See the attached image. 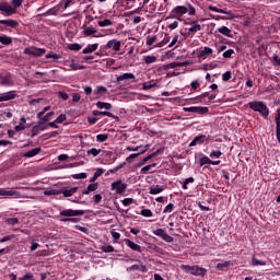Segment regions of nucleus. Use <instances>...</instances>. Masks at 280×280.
<instances>
[{"instance_id": "obj_48", "label": "nucleus", "mask_w": 280, "mask_h": 280, "mask_svg": "<svg viewBox=\"0 0 280 280\" xmlns=\"http://www.w3.org/2000/svg\"><path fill=\"white\" fill-rule=\"evenodd\" d=\"M101 250L103 253H115V247H113V245H104Z\"/></svg>"}, {"instance_id": "obj_62", "label": "nucleus", "mask_w": 280, "mask_h": 280, "mask_svg": "<svg viewBox=\"0 0 280 280\" xmlns=\"http://www.w3.org/2000/svg\"><path fill=\"white\" fill-rule=\"evenodd\" d=\"M18 280H36V279H34V275H32L31 272H27L26 275H24L22 278H19Z\"/></svg>"}, {"instance_id": "obj_41", "label": "nucleus", "mask_w": 280, "mask_h": 280, "mask_svg": "<svg viewBox=\"0 0 280 280\" xmlns=\"http://www.w3.org/2000/svg\"><path fill=\"white\" fill-rule=\"evenodd\" d=\"M100 27H109V25H113V21L105 19L102 21H98Z\"/></svg>"}, {"instance_id": "obj_29", "label": "nucleus", "mask_w": 280, "mask_h": 280, "mask_svg": "<svg viewBox=\"0 0 280 280\" xmlns=\"http://www.w3.org/2000/svg\"><path fill=\"white\" fill-rule=\"evenodd\" d=\"M219 34H222L223 36H226L228 38H233V35H231V28L226 26H221L218 28Z\"/></svg>"}, {"instance_id": "obj_13", "label": "nucleus", "mask_w": 280, "mask_h": 280, "mask_svg": "<svg viewBox=\"0 0 280 280\" xmlns=\"http://www.w3.org/2000/svg\"><path fill=\"white\" fill-rule=\"evenodd\" d=\"M92 115L94 117H110V119H115V121H119V116H116L110 112L93 110Z\"/></svg>"}, {"instance_id": "obj_17", "label": "nucleus", "mask_w": 280, "mask_h": 280, "mask_svg": "<svg viewBox=\"0 0 280 280\" xmlns=\"http://www.w3.org/2000/svg\"><path fill=\"white\" fill-rule=\"evenodd\" d=\"M207 141V136L199 135L194 138V140L189 143V148H194L196 145H202Z\"/></svg>"}, {"instance_id": "obj_49", "label": "nucleus", "mask_w": 280, "mask_h": 280, "mask_svg": "<svg viewBox=\"0 0 280 280\" xmlns=\"http://www.w3.org/2000/svg\"><path fill=\"white\" fill-rule=\"evenodd\" d=\"M192 100H194V104H205V102H207V98L202 97L201 94L194 97Z\"/></svg>"}, {"instance_id": "obj_64", "label": "nucleus", "mask_w": 280, "mask_h": 280, "mask_svg": "<svg viewBox=\"0 0 280 280\" xmlns=\"http://www.w3.org/2000/svg\"><path fill=\"white\" fill-rule=\"evenodd\" d=\"M235 54V50L233 49H228L226 51L223 52V58H231Z\"/></svg>"}, {"instance_id": "obj_4", "label": "nucleus", "mask_w": 280, "mask_h": 280, "mask_svg": "<svg viewBox=\"0 0 280 280\" xmlns=\"http://www.w3.org/2000/svg\"><path fill=\"white\" fill-rule=\"evenodd\" d=\"M189 14V16H196V8L191 3H186L185 5H177L172 10L173 16H183L184 14Z\"/></svg>"}, {"instance_id": "obj_26", "label": "nucleus", "mask_w": 280, "mask_h": 280, "mask_svg": "<svg viewBox=\"0 0 280 280\" xmlns=\"http://www.w3.org/2000/svg\"><path fill=\"white\" fill-rule=\"evenodd\" d=\"M97 47H100V44H89V45L82 50V54H93V51H97Z\"/></svg>"}, {"instance_id": "obj_45", "label": "nucleus", "mask_w": 280, "mask_h": 280, "mask_svg": "<svg viewBox=\"0 0 280 280\" xmlns=\"http://www.w3.org/2000/svg\"><path fill=\"white\" fill-rule=\"evenodd\" d=\"M49 58H54V60H60V58H62V55L56 52H48L46 55V59L49 60Z\"/></svg>"}, {"instance_id": "obj_7", "label": "nucleus", "mask_w": 280, "mask_h": 280, "mask_svg": "<svg viewBox=\"0 0 280 280\" xmlns=\"http://www.w3.org/2000/svg\"><path fill=\"white\" fill-rule=\"evenodd\" d=\"M47 49L45 48H38V47H27L24 49V54L26 56H33L35 58H40V56H43L44 54H46Z\"/></svg>"}, {"instance_id": "obj_18", "label": "nucleus", "mask_w": 280, "mask_h": 280, "mask_svg": "<svg viewBox=\"0 0 280 280\" xmlns=\"http://www.w3.org/2000/svg\"><path fill=\"white\" fill-rule=\"evenodd\" d=\"M124 242H125L126 246L131 248V250H135L136 253H143V249L139 244L130 241L129 238H125Z\"/></svg>"}, {"instance_id": "obj_35", "label": "nucleus", "mask_w": 280, "mask_h": 280, "mask_svg": "<svg viewBox=\"0 0 280 280\" xmlns=\"http://www.w3.org/2000/svg\"><path fill=\"white\" fill-rule=\"evenodd\" d=\"M229 266H231V260L219 262L217 265V270H221L222 272H224V270H226V268H229Z\"/></svg>"}, {"instance_id": "obj_16", "label": "nucleus", "mask_w": 280, "mask_h": 280, "mask_svg": "<svg viewBox=\"0 0 280 280\" xmlns=\"http://www.w3.org/2000/svg\"><path fill=\"white\" fill-rule=\"evenodd\" d=\"M107 49H113L114 51H119L121 49V42L117 39L108 40L106 44Z\"/></svg>"}, {"instance_id": "obj_2", "label": "nucleus", "mask_w": 280, "mask_h": 280, "mask_svg": "<svg viewBox=\"0 0 280 280\" xmlns=\"http://www.w3.org/2000/svg\"><path fill=\"white\" fill-rule=\"evenodd\" d=\"M25 0H12L11 3L12 5H10V3L8 2H2L0 3V12L3 16H12V14H16V8H21V5H23V2Z\"/></svg>"}, {"instance_id": "obj_39", "label": "nucleus", "mask_w": 280, "mask_h": 280, "mask_svg": "<svg viewBox=\"0 0 280 280\" xmlns=\"http://www.w3.org/2000/svg\"><path fill=\"white\" fill-rule=\"evenodd\" d=\"M152 167H156V163L143 166L140 171V174H148L152 170Z\"/></svg>"}, {"instance_id": "obj_42", "label": "nucleus", "mask_w": 280, "mask_h": 280, "mask_svg": "<svg viewBox=\"0 0 280 280\" xmlns=\"http://www.w3.org/2000/svg\"><path fill=\"white\" fill-rule=\"evenodd\" d=\"M145 65H153V62H156V56H145L144 57Z\"/></svg>"}, {"instance_id": "obj_6", "label": "nucleus", "mask_w": 280, "mask_h": 280, "mask_svg": "<svg viewBox=\"0 0 280 280\" xmlns=\"http://www.w3.org/2000/svg\"><path fill=\"white\" fill-rule=\"evenodd\" d=\"M19 26L20 23L16 20H0V32H12V30H16Z\"/></svg>"}, {"instance_id": "obj_34", "label": "nucleus", "mask_w": 280, "mask_h": 280, "mask_svg": "<svg viewBox=\"0 0 280 280\" xmlns=\"http://www.w3.org/2000/svg\"><path fill=\"white\" fill-rule=\"evenodd\" d=\"M0 196H19V191L0 188Z\"/></svg>"}, {"instance_id": "obj_38", "label": "nucleus", "mask_w": 280, "mask_h": 280, "mask_svg": "<svg viewBox=\"0 0 280 280\" xmlns=\"http://www.w3.org/2000/svg\"><path fill=\"white\" fill-rule=\"evenodd\" d=\"M200 86V81L199 80H195L190 83V91L191 93H196V91H198Z\"/></svg>"}, {"instance_id": "obj_9", "label": "nucleus", "mask_w": 280, "mask_h": 280, "mask_svg": "<svg viewBox=\"0 0 280 280\" xmlns=\"http://www.w3.org/2000/svg\"><path fill=\"white\" fill-rule=\"evenodd\" d=\"M153 235L161 237L167 244H172L174 242V237L170 236L163 229H156L153 231Z\"/></svg>"}, {"instance_id": "obj_8", "label": "nucleus", "mask_w": 280, "mask_h": 280, "mask_svg": "<svg viewBox=\"0 0 280 280\" xmlns=\"http://www.w3.org/2000/svg\"><path fill=\"white\" fill-rule=\"evenodd\" d=\"M82 34L85 38L89 36H93V38H100L102 36V34L95 27L86 25H83Z\"/></svg>"}, {"instance_id": "obj_11", "label": "nucleus", "mask_w": 280, "mask_h": 280, "mask_svg": "<svg viewBox=\"0 0 280 280\" xmlns=\"http://www.w3.org/2000/svg\"><path fill=\"white\" fill-rule=\"evenodd\" d=\"M116 194H126V189H128V184L121 183V179L112 183V191H115Z\"/></svg>"}, {"instance_id": "obj_47", "label": "nucleus", "mask_w": 280, "mask_h": 280, "mask_svg": "<svg viewBox=\"0 0 280 280\" xmlns=\"http://www.w3.org/2000/svg\"><path fill=\"white\" fill-rule=\"evenodd\" d=\"M42 137L44 138V140L54 139V137H58V131L47 132L44 133Z\"/></svg>"}, {"instance_id": "obj_12", "label": "nucleus", "mask_w": 280, "mask_h": 280, "mask_svg": "<svg viewBox=\"0 0 280 280\" xmlns=\"http://www.w3.org/2000/svg\"><path fill=\"white\" fill-rule=\"evenodd\" d=\"M186 113H196L197 115H207L209 107L191 106L184 108Z\"/></svg>"}, {"instance_id": "obj_36", "label": "nucleus", "mask_w": 280, "mask_h": 280, "mask_svg": "<svg viewBox=\"0 0 280 280\" xmlns=\"http://www.w3.org/2000/svg\"><path fill=\"white\" fill-rule=\"evenodd\" d=\"M170 40H171L170 35L165 34L163 40H161L160 43H158V44L155 45V47H158V48L165 47V45H167V43H170Z\"/></svg>"}, {"instance_id": "obj_28", "label": "nucleus", "mask_w": 280, "mask_h": 280, "mask_svg": "<svg viewBox=\"0 0 280 280\" xmlns=\"http://www.w3.org/2000/svg\"><path fill=\"white\" fill-rule=\"evenodd\" d=\"M97 187H100V184H97V183L90 184L88 186V188L82 191V194L84 196H89V194H91V191H97Z\"/></svg>"}, {"instance_id": "obj_50", "label": "nucleus", "mask_w": 280, "mask_h": 280, "mask_svg": "<svg viewBox=\"0 0 280 280\" xmlns=\"http://www.w3.org/2000/svg\"><path fill=\"white\" fill-rule=\"evenodd\" d=\"M156 38H158L156 35H154V36H148V37H147L145 45H148L149 47H152V45H154Z\"/></svg>"}, {"instance_id": "obj_1", "label": "nucleus", "mask_w": 280, "mask_h": 280, "mask_svg": "<svg viewBox=\"0 0 280 280\" xmlns=\"http://www.w3.org/2000/svg\"><path fill=\"white\" fill-rule=\"evenodd\" d=\"M248 108L254 110V113H259V115L264 119H268V115H270V109L268 108V105H266V102L264 101H252L247 103Z\"/></svg>"}, {"instance_id": "obj_54", "label": "nucleus", "mask_w": 280, "mask_h": 280, "mask_svg": "<svg viewBox=\"0 0 280 280\" xmlns=\"http://www.w3.org/2000/svg\"><path fill=\"white\" fill-rule=\"evenodd\" d=\"M7 224H9L10 226H14V224H19V219L18 218H8L5 220Z\"/></svg>"}, {"instance_id": "obj_60", "label": "nucleus", "mask_w": 280, "mask_h": 280, "mask_svg": "<svg viewBox=\"0 0 280 280\" xmlns=\"http://www.w3.org/2000/svg\"><path fill=\"white\" fill-rule=\"evenodd\" d=\"M133 202H135V199H132V198H125L122 200L124 207H130V205H132Z\"/></svg>"}, {"instance_id": "obj_53", "label": "nucleus", "mask_w": 280, "mask_h": 280, "mask_svg": "<svg viewBox=\"0 0 280 280\" xmlns=\"http://www.w3.org/2000/svg\"><path fill=\"white\" fill-rule=\"evenodd\" d=\"M200 30H202V26H200V24H195L188 30V32L196 34V32H200Z\"/></svg>"}, {"instance_id": "obj_61", "label": "nucleus", "mask_w": 280, "mask_h": 280, "mask_svg": "<svg viewBox=\"0 0 280 280\" xmlns=\"http://www.w3.org/2000/svg\"><path fill=\"white\" fill-rule=\"evenodd\" d=\"M72 178H74L75 180L84 179L86 178V173L74 174L72 175Z\"/></svg>"}, {"instance_id": "obj_63", "label": "nucleus", "mask_w": 280, "mask_h": 280, "mask_svg": "<svg viewBox=\"0 0 280 280\" xmlns=\"http://www.w3.org/2000/svg\"><path fill=\"white\" fill-rule=\"evenodd\" d=\"M231 78H232L231 71H226L225 73L222 74L223 82H229V80H231Z\"/></svg>"}, {"instance_id": "obj_46", "label": "nucleus", "mask_w": 280, "mask_h": 280, "mask_svg": "<svg viewBox=\"0 0 280 280\" xmlns=\"http://www.w3.org/2000/svg\"><path fill=\"white\" fill-rule=\"evenodd\" d=\"M140 215H142L143 218H152L153 213L150 209H142L140 211Z\"/></svg>"}, {"instance_id": "obj_25", "label": "nucleus", "mask_w": 280, "mask_h": 280, "mask_svg": "<svg viewBox=\"0 0 280 280\" xmlns=\"http://www.w3.org/2000/svg\"><path fill=\"white\" fill-rule=\"evenodd\" d=\"M40 150H42L40 147L32 149L31 151H27V152L24 153V158L25 159H32V158L40 154Z\"/></svg>"}, {"instance_id": "obj_23", "label": "nucleus", "mask_w": 280, "mask_h": 280, "mask_svg": "<svg viewBox=\"0 0 280 280\" xmlns=\"http://www.w3.org/2000/svg\"><path fill=\"white\" fill-rule=\"evenodd\" d=\"M276 121V137L278 139V143H280V109L277 110V116L275 118Z\"/></svg>"}, {"instance_id": "obj_5", "label": "nucleus", "mask_w": 280, "mask_h": 280, "mask_svg": "<svg viewBox=\"0 0 280 280\" xmlns=\"http://www.w3.org/2000/svg\"><path fill=\"white\" fill-rule=\"evenodd\" d=\"M180 270L187 272V275H194L195 277H205V275H207V269L198 265H180Z\"/></svg>"}, {"instance_id": "obj_51", "label": "nucleus", "mask_w": 280, "mask_h": 280, "mask_svg": "<svg viewBox=\"0 0 280 280\" xmlns=\"http://www.w3.org/2000/svg\"><path fill=\"white\" fill-rule=\"evenodd\" d=\"M68 49H70L71 51H80V49H82V45H80V44H70L68 46Z\"/></svg>"}, {"instance_id": "obj_14", "label": "nucleus", "mask_w": 280, "mask_h": 280, "mask_svg": "<svg viewBox=\"0 0 280 280\" xmlns=\"http://www.w3.org/2000/svg\"><path fill=\"white\" fill-rule=\"evenodd\" d=\"M108 93V89L104 85H97L96 89L93 92L94 100H100L103 95H106Z\"/></svg>"}, {"instance_id": "obj_30", "label": "nucleus", "mask_w": 280, "mask_h": 280, "mask_svg": "<svg viewBox=\"0 0 280 280\" xmlns=\"http://www.w3.org/2000/svg\"><path fill=\"white\" fill-rule=\"evenodd\" d=\"M211 54H213V49L205 47L202 50L199 51V58H202L205 60V58H207V56H211Z\"/></svg>"}, {"instance_id": "obj_15", "label": "nucleus", "mask_w": 280, "mask_h": 280, "mask_svg": "<svg viewBox=\"0 0 280 280\" xmlns=\"http://www.w3.org/2000/svg\"><path fill=\"white\" fill-rule=\"evenodd\" d=\"M78 187H71V188H61L59 190V194H62L63 198H71L73 194L78 192Z\"/></svg>"}, {"instance_id": "obj_20", "label": "nucleus", "mask_w": 280, "mask_h": 280, "mask_svg": "<svg viewBox=\"0 0 280 280\" xmlns=\"http://www.w3.org/2000/svg\"><path fill=\"white\" fill-rule=\"evenodd\" d=\"M16 97V93L14 91L5 92L0 94V102H10V100H14Z\"/></svg>"}, {"instance_id": "obj_19", "label": "nucleus", "mask_w": 280, "mask_h": 280, "mask_svg": "<svg viewBox=\"0 0 280 280\" xmlns=\"http://www.w3.org/2000/svg\"><path fill=\"white\" fill-rule=\"evenodd\" d=\"M148 272L145 265H132L127 268V272Z\"/></svg>"}, {"instance_id": "obj_32", "label": "nucleus", "mask_w": 280, "mask_h": 280, "mask_svg": "<svg viewBox=\"0 0 280 280\" xmlns=\"http://www.w3.org/2000/svg\"><path fill=\"white\" fill-rule=\"evenodd\" d=\"M0 43L4 46L12 45V37L2 34L0 35Z\"/></svg>"}, {"instance_id": "obj_40", "label": "nucleus", "mask_w": 280, "mask_h": 280, "mask_svg": "<svg viewBox=\"0 0 280 280\" xmlns=\"http://www.w3.org/2000/svg\"><path fill=\"white\" fill-rule=\"evenodd\" d=\"M151 159H154L153 153H151L148 156H145L144 159H142L140 161V163H138V167H142V165H145V163H148V161H151Z\"/></svg>"}, {"instance_id": "obj_55", "label": "nucleus", "mask_w": 280, "mask_h": 280, "mask_svg": "<svg viewBox=\"0 0 280 280\" xmlns=\"http://www.w3.org/2000/svg\"><path fill=\"white\" fill-rule=\"evenodd\" d=\"M65 121H67V115L61 114L57 117V119L55 120V124H63Z\"/></svg>"}, {"instance_id": "obj_43", "label": "nucleus", "mask_w": 280, "mask_h": 280, "mask_svg": "<svg viewBox=\"0 0 280 280\" xmlns=\"http://www.w3.org/2000/svg\"><path fill=\"white\" fill-rule=\"evenodd\" d=\"M102 152V149L92 148L88 150V156H97Z\"/></svg>"}, {"instance_id": "obj_52", "label": "nucleus", "mask_w": 280, "mask_h": 280, "mask_svg": "<svg viewBox=\"0 0 280 280\" xmlns=\"http://www.w3.org/2000/svg\"><path fill=\"white\" fill-rule=\"evenodd\" d=\"M74 229H77V231H81V233H85V235H89V233H91V230H89V228H84L82 225H75Z\"/></svg>"}, {"instance_id": "obj_56", "label": "nucleus", "mask_w": 280, "mask_h": 280, "mask_svg": "<svg viewBox=\"0 0 280 280\" xmlns=\"http://www.w3.org/2000/svg\"><path fill=\"white\" fill-rule=\"evenodd\" d=\"M252 264H253V266H266V261L259 260L255 257L252 259Z\"/></svg>"}, {"instance_id": "obj_21", "label": "nucleus", "mask_w": 280, "mask_h": 280, "mask_svg": "<svg viewBox=\"0 0 280 280\" xmlns=\"http://www.w3.org/2000/svg\"><path fill=\"white\" fill-rule=\"evenodd\" d=\"M222 14H225L226 16H217V18H213L215 19V21H231L233 19H235V13H233V11H226L224 10V12H222Z\"/></svg>"}, {"instance_id": "obj_59", "label": "nucleus", "mask_w": 280, "mask_h": 280, "mask_svg": "<svg viewBox=\"0 0 280 280\" xmlns=\"http://www.w3.org/2000/svg\"><path fill=\"white\" fill-rule=\"evenodd\" d=\"M172 211H174V203H168L164 210L163 213H172Z\"/></svg>"}, {"instance_id": "obj_37", "label": "nucleus", "mask_w": 280, "mask_h": 280, "mask_svg": "<svg viewBox=\"0 0 280 280\" xmlns=\"http://www.w3.org/2000/svg\"><path fill=\"white\" fill-rule=\"evenodd\" d=\"M199 165H200V167H202L203 165H211V159H209V156H207V155H203L199 160Z\"/></svg>"}, {"instance_id": "obj_58", "label": "nucleus", "mask_w": 280, "mask_h": 280, "mask_svg": "<svg viewBox=\"0 0 280 280\" xmlns=\"http://www.w3.org/2000/svg\"><path fill=\"white\" fill-rule=\"evenodd\" d=\"M220 156H222V151H212L210 153V159H220Z\"/></svg>"}, {"instance_id": "obj_57", "label": "nucleus", "mask_w": 280, "mask_h": 280, "mask_svg": "<svg viewBox=\"0 0 280 280\" xmlns=\"http://www.w3.org/2000/svg\"><path fill=\"white\" fill-rule=\"evenodd\" d=\"M14 234L3 236L2 238H0V244H3L4 242H10L11 240H14Z\"/></svg>"}, {"instance_id": "obj_31", "label": "nucleus", "mask_w": 280, "mask_h": 280, "mask_svg": "<svg viewBox=\"0 0 280 280\" xmlns=\"http://www.w3.org/2000/svg\"><path fill=\"white\" fill-rule=\"evenodd\" d=\"M96 107L101 110L105 108V110H110L113 108V105L110 103H104L102 101H98L96 103Z\"/></svg>"}, {"instance_id": "obj_33", "label": "nucleus", "mask_w": 280, "mask_h": 280, "mask_svg": "<svg viewBox=\"0 0 280 280\" xmlns=\"http://www.w3.org/2000/svg\"><path fill=\"white\" fill-rule=\"evenodd\" d=\"M70 69L71 71H80L82 69H85V67L82 65L75 63V59H72L70 62Z\"/></svg>"}, {"instance_id": "obj_24", "label": "nucleus", "mask_w": 280, "mask_h": 280, "mask_svg": "<svg viewBox=\"0 0 280 280\" xmlns=\"http://www.w3.org/2000/svg\"><path fill=\"white\" fill-rule=\"evenodd\" d=\"M162 191H165V186L156 185V186L150 187L149 189V194L151 196H156V194H162Z\"/></svg>"}, {"instance_id": "obj_10", "label": "nucleus", "mask_w": 280, "mask_h": 280, "mask_svg": "<svg viewBox=\"0 0 280 280\" xmlns=\"http://www.w3.org/2000/svg\"><path fill=\"white\" fill-rule=\"evenodd\" d=\"M43 130H47V122L39 120L37 125L33 126L32 131H31V137L34 138Z\"/></svg>"}, {"instance_id": "obj_44", "label": "nucleus", "mask_w": 280, "mask_h": 280, "mask_svg": "<svg viewBox=\"0 0 280 280\" xmlns=\"http://www.w3.org/2000/svg\"><path fill=\"white\" fill-rule=\"evenodd\" d=\"M96 141H98V143H104V141H108V135H106V133L97 135Z\"/></svg>"}, {"instance_id": "obj_27", "label": "nucleus", "mask_w": 280, "mask_h": 280, "mask_svg": "<svg viewBox=\"0 0 280 280\" xmlns=\"http://www.w3.org/2000/svg\"><path fill=\"white\" fill-rule=\"evenodd\" d=\"M135 78H136L135 74H132L130 72H126V73H124L121 75H118L116 78V81L117 82H124V80H135Z\"/></svg>"}, {"instance_id": "obj_3", "label": "nucleus", "mask_w": 280, "mask_h": 280, "mask_svg": "<svg viewBox=\"0 0 280 280\" xmlns=\"http://www.w3.org/2000/svg\"><path fill=\"white\" fill-rule=\"evenodd\" d=\"M85 211L84 210H73V209H66L60 211L59 215H61V222H80V220H78V215H84Z\"/></svg>"}, {"instance_id": "obj_22", "label": "nucleus", "mask_w": 280, "mask_h": 280, "mask_svg": "<svg viewBox=\"0 0 280 280\" xmlns=\"http://www.w3.org/2000/svg\"><path fill=\"white\" fill-rule=\"evenodd\" d=\"M177 67H187V62L174 61V62L164 65L163 69H164V71H167V69H176Z\"/></svg>"}]
</instances>
